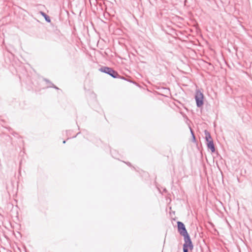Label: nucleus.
Instances as JSON below:
<instances>
[{
  "instance_id": "423d86ee",
  "label": "nucleus",
  "mask_w": 252,
  "mask_h": 252,
  "mask_svg": "<svg viewBox=\"0 0 252 252\" xmlns=\"http://www.w3.org/2000/svg\"><path fill=\"white\" fill-rule=\"evenodd\" d=\"M204 133H205V139H206L207 142H209V141H213L211 136L210 135V133H209V132L208 131H207V130H205L204 131Z\"/></svg>"
},
{
  "instance_id": "0eeeda50",
  "label": "nucleus",
  "mask_w": 252,
  "mask_h": 252,
  "mask_svg": "<svg viewBox=\"0 0 252 252\" xmlns=\"http://www.w3.org/2000/svg\"><path fill=\"white\" fill-rule=\"evenodd\" d=\"M40 13L42 16H43L44 17L45 20L47 22H50V21H51L50 18L47 15H46L44 12H42V11H40Z\"/></svg>"
},
{
  "instance_id": "f03ea898",
  "label": "nucleus",
  "mask_w": 252,
  "mask_h": 252,
  "mask_svg": "<svg viewBox=\"0 0 252 252\" xmlns=\"http://www.w3.org/2000/svg\"><path fill=\"white\" fill-rule=\"evenodd\" d=\"M99 70L101 72L106 73L113 78H116L117 76L118 75L117 72L115 71L113 69H112L111 68L108 67H103L99 69Z\"/></svg>"
},
{
  "instance_id": "39448f33",
  "label": "nucleus",
  "mask_w": 252,
  "mask_h": 252,
  "mask_svg": "<svg viewBox=\"0 0 252 252\" xmlns=\"http://www.w3.org/2000/svg\"><path fill=\"white\" fill-rule=\"evenodd\" d=\"M207 145L208 148L210 149L212 153L215 152V146H214V143H213V141L207 142Z\"/></svg>"
},
{
  "instance_id": "7ed1b4c3",
  "label": "nucleus",
  "mask_w": 252,
  "mask_h": 252,
  "mask_svg": "<svg viewBox=\"0 0 252 252\" xmlns=\"http://www.w3.org/2000/svg\"><path fill=\"white\" fill-rule=\"evenodd\" d=\"M178 229L180 234L184 237L189 235L184 224L180 221L177 222Z\"/></svg>"
},
{
  "instance_id": "6e6552de",
  "label": "nucleus",
  "mask_w": 252,
  "mask_h": 252,
  "mask_svg": "<svg viewBox=\"0 0 252 252\" xmlns=\"http://www.w3.org/2000/svg\"><path fill=\"white\" fill-rule=\"evenodd\" d=\"M188 249H187L186 248H184L183 247V251H184V252H188Z\"/></svg>"
},
{
  "instance_id": "20e7f679",
  "label": "nucleus",
  "mask_w": 252,
  "mask_h": 252,
  "mask_svg": "<svg viewBox=\"0 0 252 252\" xmlns=\"http://www.w3.org/2000/svg\"><path fill=\"white\" fill-rule=\"evenodd\" d=\"M184 237L185 243L184 244L183 247L189 249L190 250H192L193 249V246L191 241L189 235Z\"/></svg>"
},
{
  "instance_id": "f257e3e1",
  "label": "nucleus",
  "mask_w": 252,
  "mask_h": 252,
  "mask_svg": "<svg viewBox=\"0 0 252 252\" xmlns=\"http://www.w3.org/2000/svg\"><path fill=\"white\" fill-rule=\"evenodd\" d=\"M196 105L198 107H201L203 105V94L199 91H196L195 96Z\"/></svg>"
},
{
  "instance_id": "9d476101",
  "label": "nucleus",
  "mask_w": 252,
  "mask_h": 252,
  "mask_svg": "<svg viewBox=\"0 0 252 252\" xmlns=\"http://www.w3.org/2000/svg\"><path fill=\"white\" fill-rule=\"evenodd\" d=\"M63 143H65V141H63Z\"/></svg>"
},
{
  "instance_id": "1a4fd4ad",
  "label": "nucleus",
  "mask_w": 252,
  "mask_h": 252,
  "mask_svg": "<svg viewBox=\"0 0 252 252\" xmlns=\"http://www.w3.org/2000/svg\"><path fill=\"white\" fill-rule=\"evenodd\" d=\"M191 133H192V134L193 138V139H195V136H194V135H193V133H192V131L191 130Z\"/></svg>"
}]
</instances>
